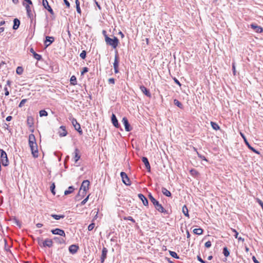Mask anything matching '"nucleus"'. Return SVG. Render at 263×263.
Wrapping results in <instances>:
<instances>
[{
  "label": "nucleus",
  "instance_id": "dca6fc26",
  "mask_svg": "<svg viewBox=\"0 0 263 263\" xmlns=\"http://www.w3.org/2000/svg\"><path fill=\"white\" fill-rule=\"evenodd\" d=\"M111 120L115 127L116 128H119L120 127V124L119 123L117 118L114 114H112L111 115Z\"/></svg>",
  "mask_w": 263,
  "mask_h": 263
},
{
  "label": "nucleus",
  "instance_id": "603ef678",
  "mask_svg": "<svg viewBox=\"0 0 263 263\" xmlns=\"http://www.w3.org/2000/svg\"><path fill=\"white\" fill-rule=\"evenodd\" d=\"M211 245H212V243L210 241H206L204 244L205 247L208 248L211 247Z\"/></svg>",
  "mask_w": 263,
  "mask_h": 263
},
{
  "label": "nucleus",
  "instance_id": "2f4dec72",
  "mask_svg": "<svg viewBox=\"0 0 263 263\" xmlns=\"http://www.w3.org/2000/svg\"><path fill=\"white\" fill-rule=\"evenodd\" d=\"M193 232L194 234L197 235H201L203 233V230L201 228H196L193 230Z\"/></svg>",
  "mask_w": 263,
  "mask_h": 263
},
{
  "label": "nucleus",
  "instance_id": "c03bdc74",
  "mask_svg": "<svg viewBox=\"0 0 263 263\" xmlns=\"http://www.w3.org/2000/svg\"><path fill=\"white\" fill-rule=\"evenodd\" d=\"M55 187V184H54V183H53L51 185V186H50V190H51V192H52V193L53 195H55V191H54Z\"/></svg>",
  "mask_w": 263,
  "mask_h": 263
},
{
  "label": "nucleus",
  "instance_id": "09e8293b",
  "mask_svg": "<svg viewBox=\"0 0 263 263\" xmlns=\"http://www.w3.org/2000/svg\"><path fill=\"white\" fill-rule=\"evenodd\" d=\"M190 173H191V175H193V176H196L198 174V172L195 169H192L190 171Z\"/></svg>",
  "mask_w": 263,
  "mask_h": 263
},
{
  "label": "nucleus",
  "instance_id": "412c9836",
  "mask_svg": "<svg viewBox=\"0 0 263 263\" xmlns=\"http://www.w3.org/2000/svg\"><path fill=\"white\" fill-rule=\"evenodd\" d=\"M142 161L145 164L146 168L148 172L151 171V165L148 162V159L146 157H143L142 158Z\"/></svg>",
  "mask_w": 263,
  "mask_h": 263
},
{
  "label": "nucleus",
  "instance_id": "2eb2a0df",
  "mask_svg": "<svg viewBox=\"0 0 263 263\" xmlns=\"http://www.w3.org/2000/svg\"><path fill=\"white\" fill-rule=\"evenodd\" d=\"M54 41V38L53 36H46V39L44 41V44L46 47L49 46L51 44H52Z\"/></svg>",
  "mask_w": 263,
  "mask_h": 263
},
{
  "label": "nucleus",
  "instance_id": "f03ea898",
  "mask_svg": "<svg viewBox=\"0 0 263 263\" xmlns=\"http://www.w3.org/2000/svg\"><path fill=\"white\" fill-rule=\"evenodd\" d=\"M148 197L150 201L154 204L155 209L159 212L164 213V214L168 215L169 213L168 211L166 210L162 205L159 203V201H157L152 195L151 193L148 194Z\"/></svg>",
  "mask_w": 263,
  "mask_h": 263
},
{
  "label": "nucleus",
  "instance_id": "cd10ccee",
  "mask_svg": "<svg viewBox=\"0 0 263 263\" xmlns=\"http://www.w3.org/2000/svg\"><path fill=\"white\" fill-rule=\"evenodd\" d=\"M74 190V188L73 186H70L67 190H66L64 192L65 195H67L69 194L72 193Z\"/></svg>",
  "mask_w": 263,
  "mask_h": 263
},
{
  "label": "nucleus",
  "instance_id": "0e129e2a",
  "mask_svg": "<svg viewBox=\"0 0 263 263\" xmlns=\"http://www.w3.org/2000/svg\"><path fill=\"white\" fill-rule=\"evenodd\" d=\"M252 259L255 263H259V262L256 259L254 256L252 257Z\"/></svg>",
  "mask_w": 263,
  "mask_h": 263
},
{
  "label": "nucleus",
  "instance_id": "9d476101",
  "mask_svg": "<svg viewBox=\"0 0 263 263\" xmlns=\"http://www.w3.org/2000/svg\"><path fill=\"white\" fill-rule=\"evenodd\" d=\"M51 232L52 234L53 235H59L61 236H63V237L66 236L65 233L64 231L62 229H59V228H56V229L51 230Z\"/></svg>",
  "mask_w": 263,
  "mask_h": 263
},
{
  "label": "nucleus",
  "instance_id": "9b49d317",
  "mask_svg": "<svg viewBox=\"0 0 263 263\" xmlns=\"http://www.w3.org/2000/svg\"><path fill=\"white\" fill-rule=\"evenodd\" d=\"M122 122L125 126V129L126 132H130L132 130V128L130 127L127 118L123 117Z\"/></svg>",
  "mask_w": 263,
  "mask_h": 263
},
{
  "label": "nucleus",
  "instance_id": "69168bd1",
  "mask_svg": "<svg viewBox=\"0 0 263 263\" xmlns=\"http://www.w3.org/2000/svg\"><path fill=\"white\" fill-rule=\"evenodd\" d=\"M232 69H233V73L235 75V72H236V70H235V66L234 65V64H233V65H232Z\"/></svg>",
  "mask_w": 263,
  "mask_h": 263
},
{
  "label": "nucleus",
  "instance_id": "c85d7f7f",
  "mask_svg": "<svg viewBox=\"0 0 263 263\" xmlns=\"http://www.w3.org/2000/svg\"><path fill=\"white\" fill-rule=\"evenodd\" d=\"M75 3H76V9H77V12H78V13H79V14H81V8H80V2L79 0H75Z\"/></svg>",
  "mask_w": 263,
  "mask_h": 263
},
{
  "label": "nucleus",
  "instance_id": "39448f33",
  "mask_svg": "<svg viewBox=\"0 0 263 263\" xmlns=\"http://www.w3.org/2000/svg\"><path fill=\"white\" fill-rule=\"evenodd\" d=\"M69 119L71 121L74 129L77 130L80 135H82L83 134L82 130L81 128L80 124L77 122L76 119L73 118L72 116L69 117Z\"/></svg>",
  "mask_w": 263,
  "mask_h": 263
},
{
  "label": "nucleus",
  "instance_id": "58836bf2",
  "mask_svg": "<svg viewBox=\"0 0 263 263\" xmlns=\"http://www.w3.org/2000/svg\"><path fill=\"white\" fill-rule=\"evenodd\" d=\"M223 253L226 257H228L230 255V252L227 247H224L223 249Z\"/></svg>",
  "mask_w": 263,
  "mask_h": 263
},
{
  "label": "nucleus",
  "instance_id": "a19ab883",
  "mask_svg": "<svg viewBox=\"0 0 263 263\" xmlns=\"http://www.w3.org/2000/svg\"><path fill=\"white\" fill-rule=\"evenodd\" d=\"M27 123L30 126H31L33 124V118L31 117H28L27 118Z\"/></svg>",
  "mask_w": 263,
  "mask_h": 263
},
{
  "label": "nucleus",
  "instance_id": "4be33fe9",
  "mask_svg": "<svg viewBox=\"0 0 263 263\" xmlns=\"http://www.w3.org/2000/svg\"><path fill=\"white\" fill-rule=\"evenodd\" d=\"M79 153H80L79 150L77 148H76L74 149V153H73V154H74L73 158H74V162L76 163L80 159L81 156L79 154Z\"/></svg>",
  "mask_w": 263,
  "mask_h": 263
},
{
  "label": "nucleus",
  "instance_id": "37998d69",
  "mask_svg": "<svg viewBox=\"0 0 263 263\" xmlns=\"http://www.w3.org/2000/svg\"><path fill=\"white\" fill-rule=\"evenodd\" d=\"M123 219L125 220H130V221H132L133 223H135L136 222L135 219H134L133 218V217H131V216L124 217H123Z\"/></svg>",
  "mask_w": 263,
  "mask_h": 263
},
{
  "label": "nucleus",
  "instance_id": "b1692460",
  "mask_svg": "<svg viewBox=\"0 0 263 263\" xmlns=\"http://www.w3.org/2000/svg\"><path fill=\"white\" fill-rule=\"evenodd\" d=\"M30 52L32 53L33 58L37 61H40L42 59V55L36 53L32 48L30 49Z\"/></svg>",
  "mask_w": 263,
  "mask_h": 263
},
{
  "label": "nucleus",
  "instance_id": "6ab92c4d",
  "mask_svg": "<svg viewBox=\"0 0 263 263\" xmlns=\"http://www.w3.org/2000/svg\"><path fill=\"white\" fill-rule=\"evenodd\" d=\"M79 249V246L76 245H70L69 247V251L70 253L75 254Z\"/></svg>",
  "mask_w": 263,
  "mask_h": 263
},
{
  "label": "nucleus",
  "instance_id": "5701e85b",
  "mask_svg": "<svg viewBox=\"0 0 263 263\" xmlns=\"http://www.w3.org/2000/svg\"><path fill=\"white\" fill-rule=\"evenodd\" d=\"M138 196L141 200L144 205L147 206L148 205V201L147 198L143 194H139Z\"/></svg>",
  "mask_w": 263,
  "mask_h": 263
},
{
  "label": "nucleus",
  "instance_id": "bf43d9fd",
  "mask_svg": "<svg viewBox=\"0 0 263 263\" xmlns=\"http://www.w3.org/2000/svg\"><path fill=\"white\" fill-rule=\"evenodd\" d=\"M115 79L114 78H110L108 79V82L109 84H115Z\"/></svg>",
  "mask_w": 263,
  "mask_h": 263
},
{
  "label": "nucleus",
  "instance_id": "6e6d98bb",
  "mask_svg": "<svg viewBox=\"0 0 263 263\" xmlns=\"http://www.w3.org/2000/svg\"><path fill=\"white\" fill-rule=\"evenodd\" d=\"M37 240L39 245L40 246L42 247V242H43V239L41 238L38 237L37 238Z\"/></svg>",
  "mask_w": 263,
  "mask_h": 263
},
{
  "label": "nucleus",
  "instance_id": "a211bd4d",
  "mask_svg": "<svg viewBox=\"0 0 263 263\" xmlns=\"http://www.w3.org/2000/svg\"><path fill=\"white\" fill-rule=\"evenodd\" d=\"M251 27L257 33H261L263 32V28L260 26H258L255 24H252L251 25Z\"/></svg>",
  "mask_w": 263,
  "mask_h": 263
},
{
  "label": "nucleus",
  "instance_id": "7ed1b4c3",
  "mask_svg": "<svg viewBox=\"0 0 263 263\" xmlns=\"http://www.w3.org/2000/svg\"><path fill=\"white\" fill-rule=\"evenodd\" d=\"M90 184V182L88 180H84L81 184L80 191L78 193V195H80L81 193H82V196H84L86 195V191L89 189V186Z\"/></svg>",
  "mask_w": 263,
  "mask_h": 263
},
{
  "label": "nucleus",
  "instance_id": "f257e3e1",
  "mask_svg": "<svg viewBox=\"0 0 263 263\" xmlns=\"http://www.w3.org/2000/svg\"><path fill=\"white\" fill-rule=\"evenodd\" d=\"M29 144L33 157L37 158L39 156L37 145L36 143L35 136L33 134H30L29 136Z\"/></svg>",
  "mask_w": 263,
  "mask_h": 263
},
{
  "label": "nucleus",
  "instance_id": "864d4df0",
  "mask_svg": "<svg viewBox=\"0 0 263 263\" xmlns=\"http://www.w3.org/2000/svg\"><path fill=\"white\" fill-rule=\"evenodd\" d=\"M4 90H5V96H7L9 95V91L8 90V89L6 86L4 87Z\"/></svg>",
  "mask_w": 263,
  "mask_h": 263
},
{
  "label": "nucleus",
  "instance_id": "393cba45",
  "mask_svg": "<svg viewBox=\"0 0 263 263\" xmlns=\"http://www.w3.org/2000/svg\"><path fill=\"white\" fill-rule=\"evenodd\" d=\"M20 25V21L17 18H14L13 20V29L14 30H16L18 29Z\"/></svg>",
  "mask_w": 263,
  "mask_h": 263
},
{
  "label": "nucleus",
  "instance_id": "f8f14e48",
  "mask_svg": "<svg viewBox=\"0 0 263 263\" xmlns=\"http://www.w3.org/2000/svg\"><path fill=\"white\" fill-rule=\"evenodd\" d=\"M58 134L60 137H65L67 135V132L65 126H61L58 130Z\"/></svg>",
  "mask_w": 263,
  "mask_h": 263
},
{
  "label": "nucleus",
  "instance_id": "72a5a7b5",
  "mask_svg": "<svg viewBox=\"0 0 263 263\" xmlns=\"http://www.w3.org/2000/svg\"><path fill=\"white\" fill-rule=\"evenodd\" d=\"M245 143L246 144V145L248 146V148L252 150L253 152L256 153V154H259V152L256 150L255 148H254L253 147L251 146V145H250V144L249 143V142H248L247 140H246V142Z\"/></svg>",
  "mask_w": 263,
  "mask_h": 263
},
{
  "label": "nucleus",
  "instance_id": "ea45409f",
  "mask_svg": "<svg viewBox=\"0 0 263 263\" xmlns=\"http://www.w3.org/2000/svg\"><path fill=\"white\" fill-rule=\"evenodd\" d=\"M40 117L47 116L48 113L45 110H41L39 112Z\"/></svg>",
  "mask_w": 263,
  "mask_h": 263
},
{
  "label": "nucleus",
  "instance_id": "3c124183",
  "mask_svg": "<svg viewBox=\"0 0 263 263\" xmlns=\"http://www.w3.org/2000/svg\"><path fill=\"white\" fill-rule=\"evenodd\" d=\"M88 71V68L86 67H83L82 71H81V74L83 75L85 73Z\"/></svg>",
  "mask_w": 263,
  "mask_h": 263
},
{
  "label": "nucleus",
  "instance_id": "423d86ee",
  "mask_svg": "<svg viewBox=\"0 0 263 263\" xmlns=\"http://www.w3.org/2000/svg\"><path fill=\"white\" fill-rule=\"evenodd\" d=\"M1 161L2 164L6 166L8 165V159L6 153L3 150L1 149Z\"/></svg>",
  "mask_w": 263,
  "mask_h": 263
},
{
  "label": "nucleus",
  "instance_id": "aec40b11",
  "mask_svg": "<svg viewBox=\"0 0 263 263\" xmlns=\"http://www.w3.org/2000/svg\"><path fill=\"white\" fill-rule=\"evenodd\" d=\"M140 89L141 91L147 97H151V93L149 90L148 89H147L145 86H144L143 85L140 86Z\"/></svg>",
  "mask_w": 263,
  "mask_h": 263
},
{
  "label": "nucleus",
  "instance_id": "5fc2aeb1",
  "mask_svg": "<svg viewBox=\"0 0 263 263\" xmlns=\"http://www.w3.org/2000/svg\"><path fill=\"white\" fill-rule=\"evenodd\" d=\"M231 230L234 233V237L235 238H237V236L238 235V233L237 232V231L235 229H232V228H231Z\"/></svg>",
  "mask_w": 263,
  "mask_h": 263
},
{
  "label": "nucleus",
  "instance_id": "052dcab7",
  "mask_svg": "<svg viewBox=\"0 0 263 263\" xmlns=\"http://www.w3.org/2000/svg\"><path fill=\"white\" fill-rule=\"evenodd\" d=\"M64 4L66 5L67 7L69 8L70 7V3L67 0H63Z\"/></svg>",
  "mask_w": 263,
  "mask_h": 263
},
{
  "label": "nucleus",
  "instance_id": "338daca9",
  "mask_svg": "<svg viewBox=\"0 0 263 263\" xmlns=\"http://www.w3.org/2000/svg\"><path fill=\"white\" fill-rule=\"evenodd\" d=\"M12 117L11 116H9L6 118V121H10L12 120Z\"/></svg>",
  "mask_w": 263,
  "mask_h": 263
},
{
  "label": "nucleus",
  "instance_id": "a18cd8bd",
  "mask_svg": "<svg viewBox=\"0 0 263 263\" xmlns=\"http://www.w3.org/2000/svg\"><path fill=\"white\" fill-rule=\"evenodd\" d=\"M86 52L85 51V50H83L82 51V52L80 53V57L82 59H85V58H86Z\"/></svg>",
  "mask_w": 263,
  "mask_h": 263
},
{
  "label": "nucleus",
  "instance_id": "49530a36",
  "mask_svg": "<svg viewBox=\"0 0 263 263\" xmlns=\"http://www.w3.org/2000/svg\"><path fill=\"white\" fill-rule=\"evenodd\" d=\"M95 224L94 223H90L88 227V230L90 231L95 228Z\"/></svg>",
  "mask_w": 263,
  "mask_h": 263
},
{
  "label": "nucleus",
  "instance_id": "e433bc0d",
  "mask_svg": "<svg viewBox=\"0 0 263 263\" xmlns=\"http://www.w3.org/2000/svg\"><path fill=\"white\" fill-rule=\"evenodd\" d=\"M169 253L172 257H173L175 258H176V259L179 258V256L177 255V254L175 252L169 251Z\"/></svg>",
  "mask_w": 263,
  "mask_h": 263
},
{
  "label": "nucleus",
  "instance_id": "79ce46f5",
  "mask_svg": "<svg viewBox=\"0 0 263 263\" xmlns=\"http://www.w3.org/2000/svg\"><path fill=\"white\" fill-rule=\"evenodd\" d=\"M16 73L20 75L21 74H22L23 72V69L22 67H18L17 68H16Z\"/></svg>",
  "mask_w": 263,
  "mask_h": 263
},
{
  "label": "nucleus",
  "instance_id": "13d9d810",
  "mask_svg": "<svg viewBox=\"0 0 263 263\" xmlns=\"http://www.w3.org/2000/svg\"><path fill=\"white\" fill-rule=\"evenodd\" d=\"M197 259L201 263H206V261L203 260L200 256H197Z\"/></svg>",
  "mask_w": 263,
  "mask_h": 263
},
{
  "label": "nucleus",
  "instance_id": "a878e982",
  "mask_svg": "<svg viewBox=\"0 0 263 263\" xmlns=\"http://www.w3.org/2000/svg\"><path fill=\"white\" fill-rule=\"evenodd\" d=\"M53 240L59 244H63L64 243L65 241L63 238L54 237L53 238Z\"/></svg>",
  "mask_w": 263,
  "mask_h": 263
},
{
  "label": "nucleus",
  "instance_id": "774afa93",
  "mask_svg": "<svg viewBox=\"0 0 263 263\" xmlns=\"http://www.w3.org/2000/svg\"><path fill=\"white\" fill-rule=\"evenodd\" d=\"M36 226L37 228H41L43 226V224L42 223H37L36 224Z\"/></svg>",
  "mask_w": 263,
  "mask_h": 263
},
{
  "label": "nucleus",
  "instance_id": "7c9ffc66",
  "mask_svg": "<svg viewBox=\"0 0 263 263\" xmlns=\"http://www.w3.org/2000/svg\"><path fill=\"white\" fill-rule=\"evenodd\" d=\"M51 216L55 220H59L61 218H64L65 217L64 215L51 214Z\"/></svg>",
  "mask_w": 263,
  "mask_h": 263
},
{
  "label": "nucleus",
  "instance_id": "bb28decb",
  "mask_svg": "<svg viewBox=\"0 0 263 263\" xmlns=\"http://www.w3.org/2000/svg\"><path fill=\"white\" fill-rule=\"evenodd\" d=\"M162 192L163 195L167 197H171L172 195L171 193L168 190H167L165 187H163L162 188Z\"/></svg>",
  "mask_w": 263,
  "mask_h": 263
},
{
  "label": "nucleus",
  "instance_id": "ddd939ff",
  "mask_svg": "<svg viewBox=\"0 0 263 263\" xmlns=\"http://www.w3.org/2000/svg\"><path fill=\"white\" fill-rule=\"evenodd\" d=\"M25 8H26V11H27V15L28 17L29 18H30L31 21L32 22L33 19L34 15H33V13H32V12L31 11V8L30 6H29V5H26Z\"/></svg>",
  "mask_w": 263,
  "mask_h": 263
},
{
  "label": "nucleus",
  "instance_id": "680f3d73",
  "mask_svg": "<svg viewBox=\"0 0 263 263\" xmlns=\"http://www.w3.org/2000/svg\"><path fill=\"white\" fill-rule=\"evenodd\" d=\"M174 81L179 86H181V83H180V82L176 79V78H174Z\"/></svg>",
  "mask_w": 263,
  "mask_h": 263
},
{
  "label": "nucleus",
  "instance_id": "e2e57ef3",
  "mask_svg": "<svg viewBox=\"0 0 263 263\" xmlns=\"http://www.w3.org/2000/svg\"><path fill=\"white\" fill-rule=\"evenodd\" d=\"M11 83H12V82L11 81L8 80L7 81V83H6V86H9V87H10L11 85Z\"/></svg>",
  "mask_w": 263,
  "mask_h": 263
},
{
  "label": "nucleus",
  "instance_id": "0eeeda50",
  "mask_svg": "<svg viewBox=\"0 0 263 263\" xmlns=\"http://www.w3.org/2000/svg\"><path fill=\"white\" fill-rule=\"evenodd\" d=\"M120 176L122 178V180L123 182L126 185H130V181L127 176V174L124 172H122L120 173Z\"/></svg>",
  "mask_w": 263,
  "mask_h": 263
},
{
  "label": "nucleus",
  "instance_id": "c9c22d12",
  "mask_svg": "<svg viewBox=\"0 0 263 263\" xmlns=\"http://www.w3.org/2000/svg\"><path fill=\"white\" fill-rule=\"evenodd\" d=\"M174 103L175 104V105H176V106H177L178 107H179L180 108H183V105L182 104V103L179 101L177 99H175L174 100Z\"/></svg>",
  "mask_w": 263,
  "mask_h": 263
},
{
  "label": "nucleus",
  "instance_id": "1a4fd4ad",
  "mask_svg": "<svg viewBox=\"0 0 263 263\" xmlns=\"http://www.w3.org/2000/svg\"><path fill=\"white\" fill-rule=\"evenodd\" d=\"M118 67H119V57L118 54V52L116 51L115 57V61L114 63V68L115 70V73H117L119 72L118 70Z\"/></svg>",
  "mask_w": 263,
  "mask_h": 263
},
{
  "label": "nucleus",
  "instance_id": "6e6552de",
  "mask_svg": "<svg viewBox=\"0 0 263 263\" xmlns=\"http://www.w3.org/2000/svg\"><path fill=\"white\" fill-rule=\"evenodd\" d=\"M42 4L44 8L47 9L52 15L54 14V12L51 7L49 6L47 0H42Z\"/></svg>",
  "mask_w": 263,
  "mask_h": 263
},
{
  "label": "nucleus",
  "instance_id": "f704fd0d",
  "mask_svg": "<svg viewBox=\"0 0 263 263\" xmlns=\"http://www.w3.org/2000/svg\"><path fill=\"white\" fill-rule=\"evenodd\" d=\"M70 84L73 85L77 84V78L74 76H72L70 79Z\"/></svg>",
  "mask_w": 263,
  "mask_h": 263
},
{
  "label": "nucleus",
  "instance_id": "f3484780",
  "mask_svg": "<svg viewBox=\"0 0 263 263\" xmlns=\"http://www.w3.org/2000/svg\"><path fill=\"white\" fill-rule=\"evenodd\" d=\"M53 245V241L52 239L47 238L42 242V247H48L50 248Z\"/></svg>",
  "mask_w": 263,
  "mask_h": 263
},
{
  "label": "nucleus",
  "instance_id": "4c0bfd02",
  "mask_svg": "<svg viewBox=\"0 0 263 263\" xmlns=\"http://www.w3.org/2000/svg\"><path fill=\"white\" fill-rule=\"evenodd\" d=\"M194 150L197 152V154L198 156V157H199L200 158H201V159H202L203 160H204L205 161H208V160L206 159L205 157L201 155L200 154H199L197 151V149L196 148H194Z\"/></svg>",
  "mask_w": 263,
  "mask_h": 263
},
{
  "label": "nucleus",
  "instance_id": "4468645a",
  "mask_svg": "<svg viewBox=\"0 0 263 263\" xmlns=\"http://www.w3.org/2000/svg\"><path fill=\"white\" fill-rule=\"evenodd\" d=\"M107 252H108V250L107 249V248L105 247H103L102 249V254H101V259H100L101 263L104 262V261L107 257Z\"/></svg>",
  "mask_w": 263,
  "mask_h": 263
},
{
  "label": "nucleus",
  "instance_id": "20e7f679",
  "mask_svg": "<svg viewBox=\"0 0 263 263\" xmlns=\"http://www.w3.org/2000/svg\"><path fill=\"white\" fill-rule=\"evenodd\" d=\"M105 42L107 45L111 46L113 48H116L119 44V40L116 36H114V39H112L106 35Z\"/></svg>",
  "mask_w": 263,
  "mask_h": 263
},
{
  "label": "nucleus",
  "instance_id": "c756f323",
  "mask_svg": "<svg viewBox=\"0 0 263 263\" xmlns=\"http://www.w3.org/2000/svg\"><path fill=\"white\" fill-rule=\"evenodd\" d=\"M182 212L184 214V215L185 216L189 217L188 209H187V206L185 205L183 206L182 209Z\"/></svg>",
  "mask_w": 263,
  "mask_h": 263
},
{
  "label": "nucleus",
  "instance_id": "8fccbe9b",
  "mask_svg": "<svg viewBox=\"0 0 263 263\" xmlns=\"http://www.w3.org/2000/svg\"><path fill=\"white\" fill-rule=\"evenodd\" d=\"M89 196V195H88V196H87V197H86V198H85L83 201H82V202H81V203H80V205H84V204L86 203V202H87V201H88V200Z\"/></svg>",
  "mask_w": 263,
  "mask_h": 263
},
{
  "label": "nucleus",
  "instance_id": "de8ad7c7",
  "mask_svg": "<svg viewBox=\"0 0 263 263\" xmlns=\"http://www.w3.org/2000/svg\"><path fill=\"white\" fill-rule=\"evenodd\" d=\"M27 99H23L21 102L20 103L19 105H18V106L19 107H22L24 106V105L25 104V103L27 102Z\"/></svg>",
  "mask_w": 263,
  "mask_h": 263
},
{
  "label": "nucleus",
  "instance_id": "473e14b6",
  "mask_svg": "<svg viewBox=\"0 0 263 263\" xmlns=\"http://www.w3.org/2000/svg\"><path fill=\"white\" fill-rule=\"evenodd\" d=\"M211 125L212 127L216 130L220 129L219 126L216 123H215L214 122L211 121Z\"/></svg>",
  "mask_w": 263,
  "mask_h": 263
},
{
  "label": "nucleus",
  "instance_id": "4d7b16f0",
  "mask_svg": "<svg viewBox=\"0 0 263 263\" xmlns=\"http://www.w3.org/2000/svg\"><path fill=\"white\" fill-rule=\"evenodd\" d=\"M257 201L258 203V204L261 206L263 210V202L259 199H257Z\"/></svg>",
  "mask_w": 263,
  "mask_h": 263
}]
</instances>
